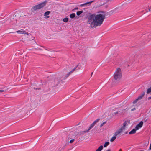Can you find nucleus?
Here are the masks:
<instances>
[{
    "label": "nucleus",
    "mask_w": 151,
    "mask_h": 151,
    "mask_svg": "<svg viewBox=\"0 0 151 151\" xmlns=\"http://www.w3.org/2000/svg\"><path fill=\"white\" fill-rule=\"evenodd\" d=\"M121 151V149H120V150H119V151Z\"/></svg>",
    "instance_id": "39"
},
{
    "label": "nucleus",
    "mask_w": 151,
    "mask_h": 151,
    "mask_svg": "<svg viewBox=\"0 0 151 151\" xmlns=\"http://www.w3.org/2000/svg\"><path fill=\"white\" fill-rule=\"evenodd\" d=\"M65 69L64 70H63V73H65L64 72L65 71Z\"/></svg>",
    "instance_id": "33"
},
{
    "label": "nucleus",
    "mask_w": 151,
    "mask_h": 151,
    "mask_svg": "<svg viewBox=\"0 0 151 151\" xmlns=\"http://www.w3.org/2000/svg\"><path fill=\"white\" fill-rule=\"evenodd\" d=\"M68 18H67V17L65 18H64L63 19V21L64 22H67L68 21Z\"/></svg>",
    "instance_id": "22"
},
{
    "label": "nucleus",
    "mask_w": 151,
    "mask_h": 151,
    "mask_svg": "<svg viewBox=\"0 0 151 151\" xmlns=\"http://www.w3.org/2000/svg\"><path fill=\"white\" fill-rule=\"evenodd\" d=\"M75 16H76L75 14L74 13H72V14H70V17L71 18H73L75 17Z\"/></svg>",
    "instance_id": "19"
},
{
    "label": "nucleus",
    "mask_w": 151,
    "mask_h": 151,
    "mask_svg": "<svg viewBox=\"0 0 151 151\" xmlns=\"http://www.w3.org/2000/svg\"><path fill=\"white\" fill-rule=\"evenodd\" d=\"M16 32L18 34H26L27 35H28V33H27L25 31L22 29L17 31Z\"/></svg>",
    "instance_id": "9"
},
{
    "label": "nucleus",
    "mask_w": 151,
    "mask_h": 151,
    "mask_svg": "<svg viewBox=\"0 0 151 151\" xmlns=\"http://www.w3.org/2000/svg\"><path fill=\"white\" fill-rule=\"evenodd\" d=\"M135 110V108H134L133 109H131V111H134V110Z\"/></svg>",
    "instance_id": "29"
},
{
    "label": "nucleus",
    "mask_w": 151,
    "mask_h": 151,
    "mask_svg": "<svg viewBox=\"0 0 151 151\" xmlns=\"http://www.w3.org/2000/svg\"><path fill=\"white\" fill-rule=\"evenodd\" d=\"M136 130H136L135 129H133L129 133V134H131L135 133H136Z\"/></svg>",
    "instance_id": "15"
},
{
    "label": "nucleus",
    "mask_w": 151,
    "mask_h": 151,
    "mask_svg": "<svg viewBox=\"0 0 151 151\" xmlns=\"http://www.w3.org/2000/svg\"><path fill=\"white\" fill-rule=\"evenodd\" d=\"M22 22L18 20H16V23L14 22L13 23V25L14 26H18L21 25Z\"/></svg>",
    "instance_id": "7"
},
{
    "label": "nucleus",
    "mask_w": 151,
    "mask_h": 151,
    "mask_svg": "<svg viewBox=\"0 0 151 151\" xmlns=\"http://www.w3.org/2000/svg\"><path fill=\"white\" fill-rule=\"evenodd\" d=\"M119 92H120V91H119L118 92H117V93H119Z\"/></svg>",
    "instance_id": "36"
},
{
    "label": "nucleus",
    "mask_w": 151,
    "mask_h": 151,
    "mask_svg": "<svg viewBox=\"0 0 151 151\" xmlns=\"http://www.w3.org/2000/svg\"><path fill=\"white\" fill-rule=\"evenodd\" d=\"M143 122L142 121H141L140 123L137 125L136 127H135V129L136 130H138L139 128H141L143 124Z\"/></svg>",
    "instance_id": "8"
},
{
    "label": "nucleus",
    "mask_w": 151,
    "mask_h": 151,
    "mask_svg": "<svg viewBox=\"0 0 151 151\" xmlns=\"http://www.w3.org/2000/svg\"><path fill=\"white\" fill-rule=\"evenodd\" d=\"M149 149L150 150H151V144L150 145Z\"/></svg>",
    "instance_id": "31"
},
{
    "label": "nucleus",
    "mask_w": 151,
    "mask_h": 151,
    "mask_svg": "<svg viewBox=\"0 0 151 151\" xmlns=\"http://www.w3.org/2000/svg\"><path fill=\"white\" fill-rule=\"evenodd\" d=\"M88 132V130H87L86 131H81L77 132V135H82L84 134L87 133Z\"/></svg>",
    "instance_id": "11"
},
{
    "label": "nucleus",
    "mask_w": 151,
    "mask_h": 151,
    "mask_svg": "<svg viewBox=\"0 0 151 151\" xmlns=\"http://www.w3.org/2000/svg\"><path fill=\"white\" fill-rule=\"evenodd\" d=\"M78 65L77 64L75 65L74 66H73L71 65L68 66V68H69L68 69L66 70L67 71H69V72H68L66 74V75L65 76V77H64L65 78H66L67 77H68L69 75L72 73L76 69L78 66Z\"/></svg>",
    "instance_id": "3"
},
{
    "label": "nucleus",
    "mask_w": 151,
    "mask_h": 151,
    "mask_svg": "<svg viewBox=\"0 0 151 151\" xmlns=\"http://www.w3.org/2000/svg\"><path fill=\"white\" fill-rule=\"evenodd\" d=\"M151 99V96L150 97H148V99Z\"/></svg>",
    "instance_id": "32"
},
{
    "label": "nucleus",
    "mask_w": 151,
    "mask_h": 151,
    "mask_svg": "<svg viewBox=\"0 0 151 151\" xmlns=\"http://www.w3.org/2000/svg\"><path fill=\"white\" fill-rule=\"evenodd\" d=\"M103 148V146L101 145L97 149H96V151H101L102 150Z\"/></svg>",
    "instance_id": "16"
},
{
    "label": "nucleus",
    "mask_w": 151,
    "mask_h": 151,
    "mask_svg": "<svg viewBox=\"0 0 151 151\" xmlns=\"http://www.w3.org/2000/svg\"><path fill=\"white\" fill-rule=\"evenodd\" d=\"M149 11H151V8H150L149 9Z\"/></svg>",
    "instance_id": "34"
},
{
    "label": "nucleus",
    "mask_w": 151,
    "mask_h": 151,
    "mask_svg": "<svg viewBox=\"0 0 151 151\" xmlns=\"http://www.w3.org/2000/svg\"><path fill=\"white\" fill-rule=\"evenodd\" d=\"M50 13V12L49 11H47L46 12L44 16H45V19H47L49 18V15Z\"/></svg>",
    "instance_id": "12"
},
{
    "label": "nucleus",
    "mask_w": 151,
    "mask_h": 151,
    "mask_svg": "<svg viewBox=\"0 0 151 151\" xmlns=\"http://www.w3.org/2000/svg\"><path fill=\"white\" fill-rule=\"evenodd\" d=\"M74 141V139H72V140H70V143H72L73 141Z\"/></svg>",
    "instance_id": "26"
},
{
    "label": "nucleus",
    "mask_w": 151,
    "mask_h": 151,
    "mask_svg": "<svg viewBox=\"0 0 151 151\" xmlns=\"http://www.w3.org/2000/svg\"><path fill=\"white\" fill-rule=\"evenodd\" d=\"M6 91V90L4 89L0 88V93H4V92H5Z\"/></svg>",
    "instance_id": "20"
},
{
    "label": "nucleus",
    "mask_w": 151,
    "mask_h": 151,
    "mask_svg": "<svg viewBox=\"0 0 151 151\" xmlns=\"http://www.w3.org/2000/svg\"><path fill=\"white\" fill-rule=\"evenodd\" d=\"M116 138V136L115 135H114V136L113 137L110 139V141L111 142H113L114 141Z\"/></svg>",
    "instance_id": "17"
},
{
    "label": "nucleus",
    "mask_w": 151,
    "mask_h": 151,
    "mask_svg": "<svg viewBox=\"0 0 151 151\" xmlns=\"http://www.w3.org/2000/svg\"><path fill=\"white\" fill-rule=\"evenodd\" d=\"M37 106V103H36L35 106H33V107L34 108H35V107H36Z\"/></svg>",
    "instance_id": "27"
},
{
    "label": "nucleus",
    "mask_w": 151,
    "mask_h": 151,
    "mask_svg": "<svg viewBox=\"0 0 151 151\" xmlns=\"http://www.w3.org/2000/svg\"><path fill=\"white\" fill-rule=\"evenodd\" d=\"M100 120L99 119H97L95 121L93 122V123H92L91 125H90L88 129V131L91 129V128H92L98 122V121Z\"/></svg>",
    "instance_id": "6"
},
{
    "label": "nucleus",
    "mask_w": 151,
    "mask_h": 151,
    "mask_svg": "<svg viewBox=\"0 0 151 151\" xmlns=\"http://www.w3.org/2000/svg\"><path fill=\"white\" fill-rule=\"evenodd\" d=\"M14 22H15V23H16V20L14 21H12V24H13V23Z\"/></svg>",
    "instance_id": "28"
},
{
    "label": "nucleus",
    "mask_w": 151,
    "mask_h": 151,
    "mask_svg": "<svg viewBox=\"0 0 151 151\" xmlns=\"http://www.w3.org/2000/svg\"><path fill=\"white\" fill-rule=\"evenodd\" d=\"M106 151H111V150H110L109 149V150H107Z\"/></svg>",
    "instance_id": "35"
},
{
    "label": "nucleus",
    "mask_w": 151,
    "mask_h": 151,
    "mask_svg": "<svg viewBox=\"0 0 151 151\" xmlns=\"http://www.w3.org/2000/svg\"><path fill=\"white\" fill-rule=\"evenodd\" d=\"M34 88V89H36L37 90H38V91H37L38 92H40V91H41V89H38L37 88Z\"/></svg>",
    "instance_id": "25"
},
{
    "label": "nucleus",
    "mask_w": 151,
    "mask_h": 151,
    "mask_svg": "<svg viewBox=\"0 0 151 151\" xmlns=\"http://www.w3.org/2000/svg\"><path fill=\"white\" fill-rule=\"evenodd\" d=\"M105 19V14L101 13L97 14H92L88 17V23L91 28L101 26Z\"/></svg>",
    "instance_id": "1"
},
{
    "label": "nucleus",
    "mask_w": 151,
    "mask_h": 151,
    "mask_svg": "<svg viewBox=\"0 0 151 151\" xmlns=\"http://www.w3.org/2000/svg\"><path fill=\"white\" fill-rule=\"evenodd\" d=\"M109 144V142H106L105 143L104 145V147H106Z\"/></svg>",
    "instance_id": "23"
},
{
    "label": "nucleus",
    "mask_w": 151,
    "mask_h": 151,
    "mask_svg": "<svg viewBox=\"0 0 151 151\" xmlns=\"http://www.w3.org/2000/svg\"><path fill=\"white\" fill-rule=\"evenodd\" d=\"M45 5V2H43L33 7L32 8V10L33 11H35L39 9L44 6Z\"/></svg>",
    "instance_id": "4"
},
{
    "label": "nucleus",
    "mask_w": 151,
    "mask_h": 151,
    "mask_svg": "<svg viewBox=\"0 0 151 151\" xmlns=\"http://www.w3.org/2000/svg\"><path fill=\"white\" fill-rule=\"evenodd\" d=\"M151 93V87L150 88H148L147 91V94H149Z\"/></svg>",
    "instance_id": "18"
},
{
    "label": "nucleus",
    "mask_w": 151,
    "mask_h": 151,
    "mask_svg": "<svg viewBox=\"0 0 151 151\" xmlns=\"http://www.w3.org/2000/svg\"><path fill=\"white\" fill-rule=\"evenodd\" d=\"M118 112H115L114 113V114H118Z\"/></svg>",
    "instance_id": "30"
},
{
    "label": "nucleus",
    "mask_w": 151,
    "mask_h": 151,
    "mask_svg": "<svg viewBox=\"0 0 151 151\" xmlns=\"http://www.w3.org/2000/svg\"><path fill=\"white\" fill-rule=\"evenodd\" d=\"M78 9V8H75V9Z\"/></svg>",
    "instance_id": "38"
},
{
    "label": "nucleus",
    "mask_w": 151,
    "mask_h": 151,
    "mask_svg": "<svg viewBox=\"0 0 151 151\" xmlns=\"http://www.w3.org/2000/svg\"><path fill=\"white\" fill-rule=\"evenodd\" d=\"M93 1H91L89 2H88L86 3H85L83 4L80 5V6L81 7L83 6H89L91 4Z\"/></svg>",
    "instance_id": "10"
},
{
    "label": "nucleus",
    "mask_w": 151,
    "mask_h": 151,
    "mask_svg": "<svg viewBox=\"0 0 151 151\" xmlns=\"http://www.w3.org/2000/svg\"><path fill=\"white\" fill-rule=\"evenodd\" d=\"M83 12L82 11H78L76 12V14L78 16H79Z\"/></svg>",
    "instance_id": "21"
},
{
    "label": "nucleus",
    "mask_w": 151,
    "mask_h": 151,
    "mask_svg": "<svg viewBox=\"0 0 151 151\" xmlns=\"http://www.w3.org/2000/svg\"><path fill=\"white\" fill-rule=\"evenodd\" d=\"M129 123V122L125 121L124 123H123L122 127L120 129L122 132L123 131L125 130L126 127L128 126Z\"/></svg>",
    "instance_id": "5"
},
{
    "label": "nucleus",
    "mask_w": 151,
    "mask_h": 151,
    "mask_svg": "<svg viewBox=\"0 0 151 151\" xmlns=\"http://www.w3.org/2000/svg\"><path fill=\"white\" fill-rule=\"evenodd\" d=\"M122 77L121 70L119 68H118L116 70L113 75V77L114 80L116 81H119Z\"/></svg>",
    "instance_id": "2"
},
{
    "label": "nucleus",
    "mask_w": 151,
    "mask_h": 151,
    "mask_svg": "<svg viewBox=\"0 0 151 151\" xmlns=\"http://www.w3.org/2000/svg\"><path fill=\"white\" fill-rule=\"evenodd\" d=\"M122 132V131L120 129H118L115 132L114 134V135H115V136H116L119 134L121 133Z\"/></svg>",
    "instance_id": "14"
},
{
    "label": "nucleus",
    "mask_w": 151,
    "mask_h": 151,
    "mask_svg": "<svg viewBox=\"0 0 151 151\" xmlns=\"http://www.w3.org/2000/svg\"><path fill=\"white\" fill-rule=\"evenodd\" d=\"M106 123V122H103V123H102L100 125V127H102L104 124H105Z\"/></svg>",
    "instance_id": "24"
},
{
    "label": "nucleus",
    "mask_w": 151,
    "mask_h": 151,
    "mask_svg": "<svg viewBox=\"0 0 151 151\" xmlns=\"http://www.w3.org/2000/svg\"><path fill=\"white\" fill-rule=\"evenodd\" d=\"M144 95H141L137 99H136L135 100H134L133 102V104H134L136 103L139 100H140L142 99V97H143Z\"/></svg>",
    "instance_id": "13"
},
{
    "label": "nucleus",
    "mask_w": 151,
    "mask_h": 151,
    "mask_svg": "<svg viewBox=\"0 0 151 151\" xmlns=\"http://www.w3.org/2000/svg\"><path fill=\"white\" fill-rule=\"evenodd\" d=\"M93 74V72H92L91 74V76H92V74Z\"/></svg>",
    "instance_id": "37"
}]
</instances>
